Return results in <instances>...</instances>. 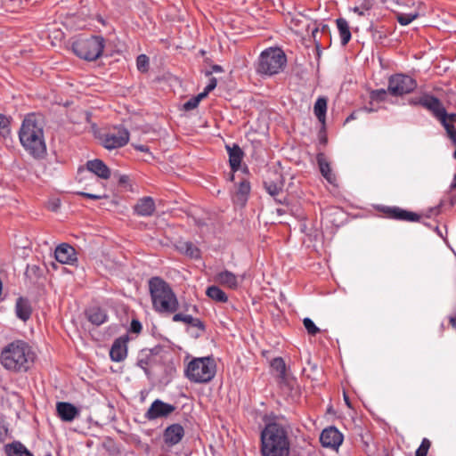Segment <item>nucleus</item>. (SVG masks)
I'll use <instances>...</instances> for the list:
<instances>
[{
    "instance_id": "obj_1",
    "label": "nucleus",
    "mask_w": 456,
    "mask_h": 456,
    "mask_svg": "<svg viewBox=\"0 0 456 456\" xmlns=\"http://www.w3.org/2000/svg\"><path fill=\"white\" fill-rule=\"evenodd\" d=\"M292 428L282 416H270L260 434L261 456H289Z\"/></svg>"
},
{
    "instance_id": "obj_2",
    "label": "nucleus",
    "mask_w": 456,
    "mask_h": 456,
    "mask_svg": "<svg viewBox=\"0 0 456 456\" xmlns=\"http://www.w3.org/2000/svg\"><path fill=\"white\" fill-rule=\"evenodd\" d=\"M19 138L24 149L34 158H41L46 152L43 125L36 115L30 114L24 118Z\"/></svg>"
},
{
    "instance_id": "obj_3",
    "label": "nucleus",
    "mask_w": 456,
    "mask_h": 456,
    "mask_svg": "<svg viewBox=\"0 0 456 456\" xmlns=\"http://www.w3.org/2000/svg\"><path fill=\"white\" fill-rule=\"evenodd\" d=\"M4 369L15 372L27 371L34 362V353L28 343L16 340L7 345L1 353Z\"/></svg>"
},
{
    "instance_id": "obj_4",
    "label": "nucleus",
    "mask_w": 456,
    "mask_h": 456,
    "mask_svg": "<svg viewBox=\"0 0 456 456\" xmlns=\"http://www.w3.org/2000/svg\"><path fill=\"white\" fill-rule=\"evenodd\" d=\"M153 309L159 314H174L179 308L176 295L170 285L159 277L149 281Z\"/></svg>"
},
{
    "instance_id": "obj_5",
    "label": "nucleus",
    "mask_w": 456,
    "mask_h": 456,
    "mask_svg": "<svg viewBox=\"0 0 456 456\" xmlns=\"http://www.w3.org/2000/svg\"><path fill=\"white\" fill-rule=\"evenodd\" d=\"M186 378L194 383H208L211 381L216 372V363L212 356L192 359L185 369Z\"/></svg>"
},
{
    "instance_id": "obj_6",
    "label": "nucleus",
    "mask_w": 456,
    "mask_h": 456,
    "mask_svg": "<svg viewBox=\"0 0 456 456\" xmlns=\"http://www.w3.org/2000/svg\"><path fill=\"white\" fill-rule=\"evenodd\" d=\"M286 62L287 57L281 49L270 47L261 53L256 70L260 75L273 76L283 69Z\"/></svg>"
},
{
    "instance_id": "obj_7",
    "label": "nucleus",
    "mask_w": 456,
    "mask_h": 456,
    "mask_svg": "<svg viewBox=\"0 0 456 456\" xmlns=\"http://www.w3.org/2000/svg\"><path fill=\"white\" fill-rule=\"evenodd\" d=\"M104 43V38L100 36L78 37L73 42L72 50L80 59L92 61L102 55Z\"/></svg>"
},
{
    "instance_id": "obj_8",
    "label": "nucleus",
    "mask_w": 456,
    "mask_h": 456,
    "mask_svg": "<svg viewBox=\"0 0 456 456\" xmlns=\"http://www.w3.org/2000/svg\"><path fill=\"white\" fill-rule=\"evenodd\" d=\"M417 86V82L411 77L395 74L389 77L387 92L393 96H402L411 93Z\"/></svg>"
},
{
    "instance_id": "obj_9",
    "label": "nucleus",
    "mask_w": 456,
    "mask_h": 456,
    "mask_svg": "<svg viewBox=\"0 0 456 456\" xmlns=\"http://www.w3.org/2000/svg\"><path fill=\"white\" fill-rule=\"evenodd\" d=\"M102 146L114 150L125 146L129 141V132L125 127H116L103 134L101 137Z\"/></svg>"
},
{
    "instance_id": "obj_10",
    "label": "nucleus",
    "mask_w": 456,
    "mask_h": 456,
    "mask_svg": "<svg viewBox=\"0 0 456 456\" xmlns=\"http://www.w3.org/2000/svg\"><path fill=\"white\" fill-rule=\"evenodd\" d=\"M433 116L440 121L442 126L446 130L448 137L456 144V129L453 123H456V113L448 114L442 102L438 100L437 107H436Z\"/></svg>"
},
{
    "instance_id": "obj_11",
    "label": "nucleus",
    "mask_w": 456,
    "mask_h": 456,
    "mask_svg": "<svg viewBox=\"0 0 456 456\" xmlns=\"http://www.w3.org/2000/svg\"><path fill=\"white\" fill-rule=\"evenodd\" d=\"M175 407L173 404L156 399L145 413V418L153 420L159 418H164L170 415Z\"/></svg>"
},
{
    "instance_id": "obj_12",
    "label": "nucleus",
    "mask_w": 456,
    "mask_h": 456,
    "mask_svg": "<svg viewBox=\"0 0 456 456\" xmlns=\"http://www.w3.org/2000/svg\"><path fill=\"white\" fill-rule=\"evenodd\" d=\"M380 211L387 217L395 220L418 222L420 218L417 213L403 209L399 207H381Z\"/></svg>"
},
{
    "instance_id": "obj_13",
    "label": "nucleus",
    "mask_w": 456,
    "mask_h": 456,
    "mask_svg": "<svg viewBox=\"0 0 456 456\" xmlns=\"http://www.w3.org/2000/svg\"><path fill=\"white\" fill-rule=\"evenodd\" d=\"M271 366L277 372L280 386L292 389L296 381L287 374L284 360L281 357H276L272 361Z\"/></svg>"
},
{
    "instance_id": "obj_14",
    "label": "nucleus",
    "mask_w": 456,
    "mask_h": 456,
    "mask_svg": "<svg viewBox=\"0 0 456 456\" xmlns=\"http://www.w3.org/2000/svg\"><path fill=\"white\" fill-rule=\"evenodd\" d=\"M320 441L323 447L337 449L343 442V436L335 427H330L323 429Z\"/></svg>"
},
{
    "instance_id": "obj_15",
    "label": "nucleus",
    "mask_w": 456,
    "mask_h": 456,
    "mask_svg": "<svg viewBox=\"0 0 456 456\" xmlns=\"http://www.w3.org/2000/svg\"><path fill=\"white\" fill-rule=\"evenodd\" d=\"M127 342V336H122L114 340L110 350V357L113 362H122L126 358Z\"/></svg>"
},
{
    "instance_id": "obj_16",
    "label": "nucleus",
    "mask_w": 456,
    "mask_h": 456,
    "mask_svg": "<svg viewBox=\"0 0 456 456\" xmlns=\"http://www.w3.org/2000/svg\"><path fill=\"white\" fill-rule=\"evenodd\" d=\"M54 256L61 264L72 265L77 261L75 248L67 243L59 245L55 248Z\"/></svg>"
},
{
    "instance_id": "obj_17",
    "label": "nucleus",
    "mask_w": 456,
    "mask_h": 456,
    "mask_svg": "<svg viewBox=\"0 0 456 456\" xmlns=\"http://www.w3.org/2000/svg\"><path fill=\"white\" fill-rule=\"evenodd\" d=\"M184 436V429L180 424H172L168 426L163 434L165 443L173 446L177 444Z\"/></svg>"
},
{
    "instance_id": "obj_18",
    "label": "nucleus",
    "mask_w": 456,
    "mask_h": 456,
    "mask_svg": "<svg viewBox=\"0 0 456 456\" xmlns=\"http://www.w3.org/2000/svg\"><path fill=\"white\" fill-rule=\"evenodd\" d=\"M56 411L60 419L66 422L74 420L79 415V410L70 403L59 402Z\"/></svg>"
},
{
    "instance_id": "obj_19",
    "label": "nucleus",
    "mask_w": 456,
    "mask_h": 456,
    "mask_svg": "<svg viewBox=\"0 0 456 456\" xmlns=\"http://www.w3.org/2000/svg\"><path fill=\"white\" fill-rule=\"evenodd\" d=\"M155 201L150 196L139 199L134 207V213L139 216H151L155 212Z\"/></svg>"
},
{
    "instance_id": "obj_20",
    "label": "nucleus",
    "mask_w": 456,
    "mask_h": 456,
    "mask_svg": "<svg viewBox=\"0 0 456 456\" xmlns=\"http://www.w3.org/2000/svg\"><path fill=\"white\" fill-rule=\"evenodd\" d=\"M215 281L230 289H236L240 285L239 277L228 270L217 273L214 278Z\"/></svg>"
},
{
    "instance_id": "obj_21",
    "label": "nucleus",
    "mask_w": 456,
    "mask_h": 456,
    "mask_svg": "<svg viewBox=\"0 0 456 456\" xmlns=\"http://www.w3.org/2000/svg\"><path fill=\"white\" fill-rule=\"evenodd\" d=\"M86 169L91 173L97 175L102 179H109L110 177V169L106 166V164L98 159L88 160L86 162Z\"/></svg>"
},
{
    "instance_id": "obj_22",
    "label": "nucleus",
    "mask_w": 456,
    "mask_h": 456,
    "mask_svg": "<svg viewBox=\"0 0 456 456\" xmlns=\"http://www.w3.org/2000/svg\"><path fill=\"white\" fill-rule=\"evenodd\" d=\"M317 163L322 175L327 180L329 183L337 186V176L333 173L330 165L323 153H319L317 155Z\"/></svg>"
},
{
    "instance_id": "obj_23",
    "label": "nucleus",
    "mask_w": 456,
    "mask_h": 456,
    "mask_svg": "<svg viewBox=\"0 0 456 456\" xmlns=\"http://www.w3.org/2000/svg\"><path fill=\"white\" fill-rule=\"evenodd\" d=\"M438 98L435 97L430 94H423L419 97H413L409 100V103L411 105H420L428 111H430L432 114L434 113V110H436V107H437Z\"/></svg>"
},
{
    "instance_id": "obj_24",
    "label": "nucleus",
    "mask_w": 456,
    "mask_h": 456,
    "mask_svg": "<svg viewBox=\"0 0 456 456\" xmlns=\"http://www.w3.org/2000/svg\"><path fill=\"white\" fill-rule=\"evenodd\" d=\"M226 150L229 155V163L232 172L239 170L243 158V151L239 145L233 144L232 146L226 145Z\"/></svg>"
},
{
    "instance_id": "obj_25",
    "label": "nucleus",
    "mask_w": 456,
    "mask_h": 456,
    "mask_svg": "<svg viewBox=\"0 0 456 456\" xmlns=\"http://www.w3.org/2000/svg\"><path fill=\"white\" fill-rule=\"evenodd\" d=\"M250 192V183L247 180L240 182L237 191L233 195V202L235 204L244 206L248 200V194Z\"/></svg>"
},
{
    "instance_id": "obj_26",
    "label": "nucleus",
    "mask_w": 456,
    "mask_h": 456,
    "mask_svg": "<svg viewBox=\"0 0 456 456\" xmlns=\"http://www.w3.org/2000/svg\"><path fill=\"white\" fill-rule=\"evenodd\" d=\"M15 313L19 319L23 322L28 321L32 313L30 303L28 299L19 297L15 305Z\"/></svg>"
},
{
    "instance_id": "obj_27",
    "label": "nucleus",
    "mask_w": 456,
    "mask_h": 456,
    "mask_svg": "<svg viewBox=\"0 0 456 456\" xmlns=\"http://www.w3.org/2000/svg\"><path fill=\"white\" fill-rule=\"evenodd\" d=\"M336 24L339 32L341 45H347L352 37L347 20L344 18H338L336 20Z\"/></svg>"
},
{
    "instance_id": "obj_28",
    "label": "nucleus",
    "mask_w": 456,
    "mask_h": 456,
    "mask_svg": "<svg viewBox=\"0 0 456 456\" xmlns=\"http://www.w3.org/2000/svg\"><path fill=\"white\" fill-rule=\"evenodd\" d=\"M87 319L94 325H101L107 321V314L104 310L99 307H92L86 312Z\"/></svg>"
},
{
    "instance_id": "obj_29",
    "label": "nucleus",
    "mask_w": 456,
    "mask_h": 456,
    "mask_svg": "<svg viewBox=\"0 0 456 456\" xmlns=\"http://www.w3.org/2000/svg\"><path fill=\"white\" fill-rule=\"evenodd\" d=\"M206 295L217 303H226L228 301L226 293L216 285L209 286L206 290Z\"/></svg>"
},
{
    "instance_id": "obj_30",
    "label": "nucleus",
    "mask_w": 456,
    "mask_h": 456,
    "mask_svg": "<svg viewBox=\"0 0 456 456\" xmlns=\"http://www.w3.org/2000/svg\"><path fill=\"white\" fill-rule=\"evenodd\" d=\"M327 111V99L325 97H319L314 106V113L317 119L322 123H325Z\"/></svg>"
},
{
    "instance_id": "obj_31",
    "label": "nucleus",
    "mask_w": 456,
    "mask_h": 456,
    "mask_svg": "<svg viewBox=\"0 0 456 456\" xmlns=\"http://www.w3.org/2000/svg\"><path fill=\"white\" fill-rule=\"evenodd\" d=\"M5 452L8 456H33L20 443L6 445Z\"/></svg>"
},
{
    "instance_id": "obj_32",
    "label": "nucleus",
    "mask_w": 456,
    "mask_h": 456,
    "mask_svg": "<svg viewBox=\"0 0 456 456\" xmlns=\"http://www.w3.org/2000/svg\"><path fill=\"white\" fill-rule=\"evenodd\" d=\"M184 323L190 324L191 327L197 328L200 331V333H196L194 335L195 338H199L206 330L205 324L199 318H194L190 314L186 315Z\"/></svg>"
},
{
    "instance_id": "obj_33",
    "label": "nucleus",
    "mask_w": 456,
    "mask_h": 456,
    "mask_svg": "<svg viewBox=\"0 0 456 456\" xmlns=\"http://www.w3.org/2000/svg\"><path fill=\"white\" fill-rule=\"evenodd\" d=\"M11 120L10 117L0 114V135L3 137L8 136L11 133Z\"/></svg>"
},
{
    "instance_id": "obj_34",
    "label": "nucleus",
    "mask_w": 456,
    "mask_h": 456,
    "mask_svg": "<svg viewBox=\"0 0 456 456\" xmlns=\"http://www.w3.org/2000/svg\"><path fill=\"white\" fill-rule=\"evenodd\" d=\"M418 16H419L418 12H410V13L400 12V13H397L396 19H397V21L401 25L406 26V25H409L411 22H412Z\"/></svg>"
},
{
    "instance_id": "obj_35",
    "label": "nucleus",
    "mask_w": 456,
    "mask_h": 456,
    "mask_svg": "<svg viewBox=\"0 0 456 456\" xmlns=\"http://www.w3.org/2000/svg\"><path fill=\"white\" fill-rule=\"evenodd\" d=\"M181 250L184 251V253L191 257L198 258L200 256V250L197 247H195L191 242L186 241L183 242L181 246Z\"/></svg>"
},
{
    "instance_id": "obj_36",
    "label": "nucleus",
    "mask_w": 456,
    "mask_h": 456,
    "mask_svg": "<svg viewBox=\"0 0 456 456\" xmlns=\"http://www.w3.org/2000/svg\"><path fill=\"white\" fill-rule=\"evenodd\" d=\"M204 98H205L204 94H202L201 93L199 94L198 95L191 98L186 102H184L183 110H187V111L194 110L195 108L198 107V105L200 102V101L203 100Z\"/></svg>"
},
{
    "instance_id": "obj_37",
    "label": "nucleus",
    "mask_w": 456,
    "mask_h": 456,
    "mask_svg": "<svg viewBox=\"0 0 456 456\" xmlns=\"http://www.w3.org/2000/svg\"><path fill=\"white\" fill-rule=\"evenodd\" d=\"M266 191L273 197L278 196L281 192V187L273 182H265L264 183Z\"/></svg>"
},
{
    "instance_id": "obj_38",
    "label": "nucleus",
    "mask_w": 456,
    "mask_h": 456,
    "mask_svg": "<svg viewBox=\"0 0 456 456\" xmlns=\"http://www.w3.org/2000/svg\"><path fill=\"white\" fill-rule=\"evenodd\" d=\"M303 323H304V326H305V330H307L308 334H310L312 336L316 335L320 331V329L308 317H306L303 320Z\"/></svg>"
},
{
    "instance_id": "obj_39",
    "label": "nucleus",
    "mask_w": 456,
    "mask_h": 456,
    "mask_svg": "<svg viewBox=\"0 0 456 456\" xmlns=\"http://www.w3.org/2000/svg\"><path fill=\"white\" fill-rule=\"evenodd\" d=\"M431 443L428 438H423L420 445L416 450L415 456H427Z\"/></svg>"
},
{
    "instance_id": "obj_40",
    "label": "nucleus",
    "mask_w": 456,
    "mask_h": 456,
    "mask_svg": "<svg viewBox=\"0 0 456 456\" xmlns=\"http://www.w3.org/2000/svg\"><path fill=\"white\" fill-rule=\"evenodd\" d=\"M136 66L140 71H147L149 67V58L145 54H141L136 59Z\"/></svg>"
},
{
    "instance_id": "obj_41",
    "label": "nucleus",
    "mask_w": 456,
    "mask_h": 456,
    "mask_svg": "<svg viewBox=\"0 0 456 456\" xmlns=\"http://www.w3.org/2000/svg\"><path fill=\"white\" fill-rule=\"evenodd\" d=\"M370 9V4L368 3H363L360 6H354V8H352V11L357 13L359 16H364Z\"/></svg>"
},
{
    "instance_id": "obj_42",
    "label": "nucleus",
    "mask_w": 456,
    "mask_h": 456,
    "mask_svg": "<svg viewBox=\"0 0 456 456\" xmlns=\"http://www.w3.org/2000/svg\"><path fill=\"white\" fill-rule=\"evenodd\" d=\"M217 85V80L216 77H211L208 81V84L205 87L204 91L201 93L206 97L211 91H213Z\"/></svg>"
},
{
    "instance_id": "obj_43",
    "label": "nucleus",
    "mask_w": 456,
    "mask_h": 456,
    "mask_svg": "<svg viewBox=\"0 0 456 456\" xmlns=\"http://www.w3.org/2000/svg\"><path fill=\"white\" fill-rule=\"evenodd\" d=\"M77 194L80 195V196H83L85 198L91 199V200H101V199L108 198V195L105 194V193H103V194H94V193H88V192H84V191H78Z\"/></svg>"
},
{
    "instance_id": "obj_44",
    "label": "nucleus",
    "mask_w": 456,
    "mask_h": 456,
    "mask_svg": "<svg viewBox=\"0 0 456 456\" xmlns=\"http://www.w3.org/2000/svg\"><path fill=\"white\" fill-rule=\"evenodd\" d=\"M388 92L385 89L375 90L371 93V98L383 101Z\"/></svg>"
},
{
    "instance_id": "obj_45",
    "label": "nucleus",
    "mask_w": 456,
    "mask_h": 456,
    "mask_svg": "<svg viewBox=\"0 0 456 456\" xmlns=\"http://www.w3.org/2000/svg\"><path fill=\"white\" fill-rule=\"evenodd\" d=\"M137 365L144 370L146 374L149 373L148 366H149V359L148 357H141L137 361Z\"/></svg>"
},
{
    "instance_id": "obj_46",
    "label": "nucleus",
    "mask_w": 456,
    "mask_h": 456,
    "mask_svg": "<svg viewBox=\"0 0 456 456\" xmlns=\"http://www.w3.org/2000/svg\"><path fill=\"white\" fill-rule=\"evenodd\" d=\"M142 323L138 320H132L130 324V331L134 333H140L142 330Z\"/></svg>"
},
{
    "instance_id": "obj_47",
    "label": "nucleus",
    "mask_w": 456,
    "mask_h": 456,
    "mask_svg": "<svg viewBox=\"0 0 456 456\" xmlns=\"http://www.w3.org/2000/svg\"><path fill=\"white\" fill-rule=\"evenodd\" d=\"M186 315H187V314H181V313L175 314L173 315V317H172V320H173V322H185Z\"/></svg>"
},
{
    "instance_id": "obj_48",
    "label": "nucleus",
    "mask_w": 456,
    "mask_h": 456,
    "mask_svg": "<svg viewBox=\"0 0 456 456\" xmlns=\"http://www.w3.org/2000/svg\"><path fill=\"white\" fill-rule=\"evenodd\" d=\"M211 69L212 70L206 72V76L209 77L212 75L213 72H222L223 71V68L220 65H213Z\"/></svg>"
},
{
    "instance_id": "obj_49",
    "label": "nucleus",
    "mask_w": 456,
    "mask_h": 456,
    "mask_svg": "<svg viewBox=\"0 0 456 456\" xmlns=\"http://www.w3.org/2000/svg\"><path fill=\"white\" fill-rule=\"evenodd\" d=\"M60 200H54L50 204L49 208L53 211H56L60 208Z\"/></svg>"
},
{
    "instance_id": "obj_50",
    "label": "nucleus",
    "mask_w": 456,
    "mask_h": 456,
    "mask_svg": "<svg viewBox=\"0 0 456 456\" xmlns=\"http://www.w3.org/2000/svg\"><path fill=\"white\" fill-rule=\"evenodd\" d=\"M134 149L139 151L149 152V148L147 146H145V145H142V144L134 145Z\"/></svg>"
},
{
    "instance_id": "obj_51",
    "label": "nucleus",
    "mask_w": 456,
    "mask_h": 456,
    "mask_svg": "<svg viewBox=\"0 0 456 456\" xmlns=\"http://www.w3.org/2000/svg\"><path fill=\"white\" fill-rule=\"evenodd\" d=\"M449 322H450L451 325L452 326V328H454L456 330V314L450 316Z\"/></svg>"
},
{
    "instance_id": "obj_52",
    "label": "nucleus",
    "mask_w": 456,
    "mask_h": 456,
    "mask_svg": "<svg viewBox=\"0 0 456 456\" xmlns=\"http://www.w3.org/2000/svg\"><path fill=\"white\" fill-rule=\"evenodd\" d=\"M344 400H345L346 405L348 407H351V403H350L349 398H348V396L346 394H344Z\"/></svg>"
},
{
    "instance_id": "obj_53",
    "label": "nucleus",
    "mask_w": 456,
    "mask_h": 456,
    "mask_svg": "<svg viewBox=\"0 0 456 456\" xmlns=\"http://www.w3.org/2000/svg\"><path fill=\"white\" fill-rule=\"evenodd\" d=\"M354 118V114H351L349 117L346 118V122H348V121H350V120H352Z\"/></svg>"
},
{
    "instance_id": "obj_54",
    "label": "nucleus",
    "mask_w": 456,
    "mask_h": 456,
    "mask_svg": "<svg viewBox=\"0 0 456 456\" xmlns=\"http://www.w3.org/2000/svg\"><path fill=\"white\" fill-rule=\"evenodd\" d=\"M191 309H192L193 312H196V313H198V311H199L198 310V306L195 305L191 306Z\"/></svg>"
},
{
    "instance_id": "obj_55",
    "label": "nucleus",
    "mask_w": 456,
    "mask_h": 456,
    "mask_svg": "<svg viewBox=\"0 0 456 456\" xmlns=\"http://www.w3.org/2000/svg\"><path fill=\"white\" fill-rule=\"evenodd\" d=\"M453 157L456 159V149H455V151L453 153Z\"/></svg>"
},
{
    "instance_id": "obj_56",
    "label": "nucleus",
    "mask_w": 456,
    "mask_h": 456,
    "mask_svg": "<svg viewBox=\"0 0 456 456\" xmlns=\"http://www.w3.org/2000/svg\"><path fill=\"white\" fill-rule=\"evenodd\" d=\"M123 181H125V178L121 177L120 182H123Z\"/></svg>"
}]
</instances>
